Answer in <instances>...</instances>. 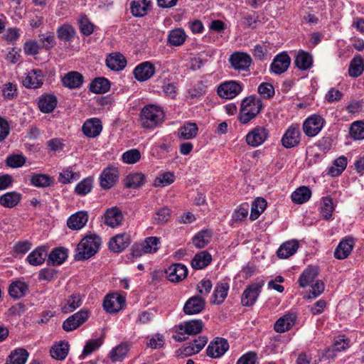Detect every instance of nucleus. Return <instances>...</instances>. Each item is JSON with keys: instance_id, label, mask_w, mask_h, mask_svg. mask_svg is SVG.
<instances>
[{"instance_id": "nucleus-55", "label": "nucleus", "mask_w": 364, "mask_h": 364, "mask_svg": "<svg viewBox=\"0 0 364 364\" xmlns=\"http://www.w3.org/2000/svg\"><path fill=\"white\" fill-rule=\"evenodd\" d=\"M333 203L331 198L325 197L322 199V205L321 208V214L326 219L329 220L331 218L333 211Z\"/></svg>"}, {"instance_id": "nucleus-23", "label": "nucleus", "mask_w": 364, "mask_h": 364, "mask_svg": "<svg viewBox=\"0 0 364 364\" xmlns=\"http://www.w3.org/2000/svg\"><path fill=\"white\" fill-rule=\"evenodd\" d=\"M299 248V242L291 240L284 242L278 249L277 255L279 258L287 259L296 253Z\"/></svg>"}, {"instance_id": "nucleus-17", "label": "nucleus", "mask_w": 364, "mask_h": 364, "mask_svg": "<svg viewBox=\"0 0 364 364\" xmlns=\"http://www.w3.org/2000/svg\"><path fill=\"white\" fill-rule=\"evenodd\" d=\"M84 77L77 71H70L61 77L62 85L69 89H77L81 87Z\"/></svg>"}, {"instance_id": "nucleus-33", "label": "nucleus", "mask_w": 364, "mask_h": 364, "mask_svg": "<svg viewBox=\"0 0 364 364\" xmlns=\"http://www.w3.org/2000/svg\"><path fill=\"white\" fill-rule=\"evenodd\" d=\"M211 261V255L207 251H202L193 257L191 266L193 269H201L207 267Z\"/></svg>"}, {"instance_id": "nucleus-14", "label": "nucleus", "mask_w": 364, "mask_h": 364, "mask_svg": "<svg viewBox=\"0 0 364 364\" xmlns=\"http://www.w3.org/2000/svg\"><path fill=\"white\" fill-rule=\"evenodd\" d=\"M290 57L285 53L277 55L270 65V70L276 75H280L287 70L290 65Z\"/></svg>"}, {"instance_id": "nucleus-52", "label": "nucleus", "mask_w": 364, "mask_h": 364, "mask_svg": "<svg viewBox=\"0 0 364 364\" xmlns=\"http://www.w3.org/2000/svg\"><path fill=\"white\" fill-rule=\"evenodd\" d=\"M141 152L137 149H132L126 151L122 155V161L126 164H134L140 161Z\"/></svg>"}, {"instance_id": "nucleus-19", "label": "nucleus", "mask_w": 364, "mask_h": 364, "mask_svg": "<svg viewBox=\"0 0 364 364\" xmlns=\"http://www.w3.org/2000/svg\"><path fill=\"white\" fill-rule=\"evenodd\" d=\"M82 129L86 136H97L102 130V122L95 117L87 119L83 124Z\"/></svg>"}, {"instance_id": "nucleus-38", "label": "nucleus", "mask_w": 364, "mask_h": 364, "mask_svg": "<svg viewBox=\"0 0 364 364\" xmlns=\"http://www.w3.org/2000/svg\"><path fill=\"white\" fill-rule=\"evenodd\" d=\"M110 88V82L105 77H96L90 85V90L95 94H103Z\"/></svg>"}, {"instance_id": "nucleus-13", "label": "nucleus", "mask_w": 364, "mask_h": 364, "mask_svg": "<svg viewBox=\"0 0 364 364\" xmlns=\"http://www.w3.org/2000/svg\"><path fill=\"white\" fill-rule=\"evenodd\" d=\"M167 279L171 282H180L188 275L187 267L180 263L173 264L166 270Z\"/></svg>"}, {"instance_id": "nucleus-37", "label": "nucleus", "mask_w": 364, "mask_h": 364, "mask_svg": "<svg viewBox=\"0 0 364 364\" xmlns=\"http://www.w3.org/2000/svg\"><path fill=\"white\" fill-rule=\"evenodd\" d=\"M21 199V194L16 191L7 192L0 196V205L11 208L18 205Z\"/></svg>"}, {"instance_id": "nucleus-43", "label": "nucleus", "mask_w": 364, "mask_h": 364, "mask_svg": "<svg viewBox=\"0 0 364 364\" xmlns=\"http://www.w3.org/2000/svg\"><path fill=\"white\" fill-rule=\"evenodd\" d=\"M69 351V344L67 342L60 341L59 343L55 344L50 349V355L59 360H64Z\"/></svg>"}, {"instance_id": "nucleus-10", "label": "nucleus", "mask_w": 364, "mask_h": 364, "mask_svg": "<svg viewBox=\"0 0 364 364\" xmlns=\"http://www.w3.org/2000/svg\"><path fill=\"white\" fill-rule=\"evenodd\" d=\"M325 120L319 115L313 114L303 123V129L307 136H316L322 129Z\"/></svg>"}, {"instance_id": "nucleus-27", "label": "nucleus", "mask_w": 364, "mask_h": 364, "mask_svg": "<svg viewBox=\"0 0 364 364\" xmlns=\"http://www.w3.org/2000/svg\"><path fill=\"white\" fill-rule=\"evenodd\" d=\"M316 147H317L320 151L326 154L332 148V141L330 138H322L318 140L316 146L308 147L306 153L309 156L319 157L320 154L316 152Z\"/></svg>"}, {"instance_id": "nucleus-29", "label": "nucleus", "mask_w": 364, "mask_h": 364, "mask_svg": "<svg viewBox=\"0 0 364 364\" xmlns=\"http://www.w3.org/2000/svg\"><path fill=\"white\" fill-rule=\"evenodd\" d=\"M28 290V284L21 280L13 282L9 287V294L14 299H20L24 296Z\"/></svg>"}, {"instance_id": "nucleus-12", "label": "nucleus", "mask_w": 364, "mask_h": 364, "mask_svg": "<svg viewBox=\"0 0 364 364\" xmlns=\"http://www.w3.org/2000/svg\"><path fill=\"white\" fill-rule=\"evenodd\" d=\"M262 285L263 284L254 283L247 286L241 297L242 304L245 306H252L259 294Z\"/></svg>"}, {"instance_id": "nucleus-15", "label": "nucleus", "mask_w": 364, "mask_h": 364, "mask_svg": "<svg viewBox=\"0 0 364 364\" xmlns=\"http://www.w3.org/2000/svg\"><path fill=\"white\" fill-rule=\"evenodd\" d=\"M134 77L139 82H144L151 78L155 73L154 65L146 61L140 63L134 69Z\"/></svg>"}, {"instance_id": "nucleus-32", "label": "nucleus", "mask_w": 364, "mask_h": 364, "mask_svg": "<svg viewBox=\"0 0 364 364\" xmlns=\"http://www.w3.org/2000/svg\"><path fill=\"white\" fill-rule=\"evenodd\" d=\"M31 185L38 188H46L54 184L55 179L47 174L33 173L30 179Z\"/></svg>"}, {"instance_id": "nucleus-60", "label": "nucleus", "mask_w": 364, "mask_h": 364, "mask_svg": "<svg viewBox=\"0 0 364 364\" xmlns=\"http://www.w3.org/2000/svg\"><path fill=\"white\" fill-rule=\"evenodd\" d=\"M257 92L261 97L264 99H270L274 95V88L272 84L268 82L261 83L257 88Z\"/></svg>"}, {"instance_id": "nucleus-35", "label": "nucleus", "mask_w": 364, "mask_h": 364, "mask_svg": "<svg viewBox=\"0 0 364 364\" xmlns=\"http://www.w3.org/2000/svg\"><path fill=\"white\" fill-rule=\"evenodd\" d=\"M80 178V173L75 171L73 167L68 166L59 173L58 181L62 184H68L77 181Z\"/></svg>"}, {"instance_id": "nucleus-44", "label": "nucleus", "mask_w": 364, "mask_h": 364, "mask_svg": "<svg viewBox=\"0 0 364 364\" xmlns=\"http://www.w3.org/2000/svg\"><path fill=\"white\" fill-rule=\"evenodd\" d=\"M229 284L227 282L218 283L213 291V302L215 304H222L228 296Z\"/></svg>"}, {"instance_id": "nucleus-16", "label": "nucleus", "mask_w": 364, "mask_h": 364, "mask_svg": "<svg viewBox=\"0 0 364 364\" xmlns=\"http://www.w3.org/2000/svg\"><path fill=\"white\" fill-rule=\"evenodd\" d=\"M87 211L80 210L72 214L67 220V226L72 230H79L85 226L88 221Z\"/></svg>"}, {"instance_id": "nucleus-54", "label": "nucleus", "mask_w": 364, "mask_h": 364, "mask_svg": "<svg viewBox=\"0 0 364 364\" xmlns=\"http://www.w3.org/2000/svg\"><path fill=\"white\" fill-rule=\"evenodd\" d=\"M80 32L84 36H90L94 31V25L85 15H81L78 19Z\"/></svg>"}, {"instance_id": "nucleus-53", "label": "nucleus", "mask_w": 364, "mask_h": 364, "mask_svg": "<svg viewBox=\"0 0 364 364\" xmlns=\"http://www.w3.org/2000/svg\"><path fill=\"white\" fill-rule=\"evenodd\" d=\"M92 184L93 178L92 177H87L76 185L75 191L79 196L86 195L92 191Z\"/></svg>"}, {"instance_id": "nucleus-42", "label": "nucleus", "mask_w": 364, "mask_h": 364, "mask_svg": "<svg viewBox=\"0 0 364 364\" xmlns=\"http://www.w3.org/2000/svg\"><path fill=\"white\" fill-rule=\"evenodd\" d=\"M364 70V63L360 55L355 56L350 61L348 74L352 77L360 76Z\"/></svg>"}, {"instance_id": "nucleus-21", "label": "nucleus", "mask_w": 364, "mask_h": 364, "mask_svg": "<svg viewBox=\"0 0 364 364\" xmlns=\"http://www.w3.org/2000/svg\"><path fill=\"white\" fill-rule=\"evenodd\" d=\"M205 306V301L199 296H192L190 298L183 307L185 314L188 315L200 313Z\"/></svg>"}, {"instance_id": "nucleus-63", "label": "nucleus", "mask_w": 364, "mask_h": 364, "mask_svg": "<svg viewBox=\"0 0 364 364\" xmlns=\"http://www.w3.org/2000/svg\"><path fill=\"white\" fill-rule=\"evenodd\" d=\"M350 136H364V122L356 121L351 124L349 129Z\"/></svg>"}, {"instance_id": "nucleus-4", "label": "nucleus", "mask_w": 364, "mask_h": 364, "mask_svg": "<svg viewBox=\"0 0 364 364\" xmlns=\"http://www.w3.org/2000/svg\"><path fill=\"white\" fill-rule=\"evenodd\" d=\"M176 328L177 336L173 338L176 341L181 342L190 336L200 333L203 328V323L201 320H191L179 324Z\"/></svg>"}, {"instance_id": "nucleus-7", "label": "nucleus", "mask_w": 364, "mask_h": 364, "mask_svg": "<svg viewBox=\"0 0 364 364\" xmlns=\"http://www.w3.org/2000/svg\"><path fill=\"white\" fill-rule=\"evenodd\" d=\"M242 90V83L235 80H228L218 87L217 93L222 98L231 100L237 97Z\"/></svg>"}, {"instance_id": "nucleus-40", "label": "nucleus", "mask_w": 364, "mask_h": 364, "mask_svg": "<svg viewBox=\"0 0 364 364\" xmlns=\"http://www.w3.org/2000/svg\"><path fill=\"white\" fill-rule=\"evenodd\" d=\"M267 203L263 198H257L252 203L250 220L254 221L265 210Z\"/></svg>"}, {"instance_id": "nucleus-22", "label": "nucleus", "mask_w": 364, "mask_h": 364, "mask_svg": "<svg viewBox=\"0 0 364 364\" xmlns=\"http://www.w3.org/2000/svg\"><path fill=\"white\" fill-rule=\"evenodd\" d=\"M296 316L287 314L279 318L274 324V330L278 333H284L291 329L295 324Z\"/></svg>"}, {"instance_id": "nucleus-59", "label": "nucleus", "mask_w": 364, "mask_h": 364, "mask_svg": "<svg viewBox=\"0 0 364 364\" xmlns=\"http://www.w3.org/2000/svg\"><path fill=\"white\" fill-rule=\"evenodd\" d=\"M171 210L167 207H164L160 208L156 213L155 216L154 217V223L155 224H164L169 220L171 217Z\"/></svg>"}, {"instance_id": "nucleus-8", "label": "nucleus", "mask_w": 364, "mask_h": 364, "mask_svg": "<svg viewBox=\"0 0 364 364\" xmlns=\"http://www.w3.org/2000/svg\"><path fill=\"white\" fill-rule=\"evenodd\" d=\"M232 68L238 72H248L252 63L250 55L245 52H234L229 58Z\"/></svg>"}, {"instance_id": "nucleus-18", "label": "nucleus", "mask_w": 364, "mask_h": 364, "mask_svg": "<svg viewBox=\"0 0 364 364\" xmlns=\"http://www.w3.org/2000/svg\"><path fill=\"white\" fill-rule=\"evenodd\" d=\"M354 245V240L352 237L343 239L335 250L334 257L338 259H346L352 252Z\"/></svg>"}, {"instance_id": "nucleus-56", "label": "nucleus", "mask_w": 364, "mask_h": 364, "mask_svg": "<svg viewBox=\"0 0 364 364\" xmlns=\"http://www.w3.org/2000/svg\"><path fill=\"white\" fill-rule=\"evenodd\" d=\"M26 161V158L21 154H13L7 156L6 164L8 166L16 168L23 166Z\"/></svg>"}, {"instance_id": "nucleus-24", "label": "nucleus", "mask_w": 364, "mask_h": 364, "mask_svg": "<svg viewBox=\"0 0 364 364\" xmlns=\"http://www.w3.org/2000/svg\"><path fill=\"white\" fill-rule=\"evenodd\" d=\"M294 64L301 70H307L313 65V57L306 51L299 50L295 56Z\"/></svg>"}, {"instance_id": "nucleus-57", "label": "nucleus", "mask_w": 364, "mask_h": 364, "mask_svg": "<svg viewBox=\"0 0 364 364\" xmlns=\"http://www.w3.org/2000/svg\"><path fill=\"white\" fill-rule=\"evenodd\" d=\"M248 212V205L247 203L241 204L235 209L232 219L235 222H241L247 218Z\"/></svg>"}, {"instance_id": "nucleus-11", "label": "nucleus", "mask_w": 364, "mask_h": 364, "mask_svg": "<svg viewBox=\"0 0 364 364\" xmlns=\"http://www.w3.org/2000/svg\"><path fill=\"white\" fill-rule=\"evenodd\" d=\"M44 75L41 70L33 69L28 71L22 80L24 87L29 89H37L43 84Z\"/></svg>"}, {"instance_id": "nucleus-41", "label": "nucleus", "mask_w": 364, "mask_h": 364, "mask_svg": "<svg viewBox=\"0 0 364 364\" xmlns=\"http://www.w3.org/2000/svg\"><path fill=\"white\" fill-rule=\"evenodd\" d=\"M46 255V250L42 247H38L28 255L27 261L31 265L38 266L44 262Z\"/></svg>"}, {"instance_id": "nucleus-9", "label": "nucleus", "mask_w": 364, "mask_h": 364, "mask_svg": "<svg viewBox=\"0 0 364 364\" xmlns=\"http://www.w3.org/2000/svg\"><path fill=\"white\" fill-rule=\"evenodd\" d=\"M229 349V343L225 338L216 337L208 344L206 353L212 358H220Z\"/></svg>"}, {"instance_id": "nucleus-5", "label": "nucleus", "mask_w": 364, "mask_h": 364, "mask_svg": "<svg viewBox=\"0 0 364 364\" xmlns=\"http://www.w3.org/2000/svg\"><path fill=\"white\" fill-rule=\"evenodd\" d=\"M90 314L91 313L88 309H82L80 310L63 321V329L67 332L77 329L87 321Z\"/></svg>"}, {"instance_id": "nucleus-31", "label": "nucleus", "mask_w": 364, "mask_h": 364, "mask_svg": "<svg viewBox=\"0 0 364 364\" xmlns=\"http://www.w3.org/2000/svg\"><path fill=\"white\" fill-rule=\"evenodd\" d=\"M318 275V269L314 267H308L299 276L298 282L301 288L309 286Z\"/></svg>"}, {"instance_id": "nucleus-34", "label": "nucleus", "mask_w": 364, "mask_h": 364, "mask_svg": "<svg viewBox=\"0 0 364 364\" xmlns=\"http://www.w3.org/2000/svg\"><path fill=\"white\" fill-rule=\"evenodd\" d=\"M28 355V352L26 349L16 348L11 352L6 364H25Z\"/></svg>"}, {"instance_id": "nucleus-50", "label": "nucleus", "mask_w": 364, "mask_h": 364, "mask_svg": "<svg viewBox=\"0 0 364 364\" xmlns=\"http://www.w3.org/2000/svg\"><path fill=\"white\" fill-rule=\"evenodd\" d=\"M143 250L147 254H154L159 249L160 240L157 237H148L142 242Z\"/></svg>"}, {"instance_id": "nucleus-62", "label": "nucleus", "mask_w": 364, "mask_h": 364, "mask_svg": "<svg viewBox=\"0 0 364 364\" xmlns=\"http://www.w3.org/2000/svg\"><path fill=\"white\" fill-rule=\"evenodd\" d=\"M324 288L325 286L323 282L320 280L316 281V282L312 285L309 293L305 296V298L308 299H316L323 292Z\"/></svg>"}, {"instance_id": "nucleus-6", "label": "nucleus", "mask_w": 364, "mask_h": 364, "mask_svg": "<svg viewBox=\"0 0 364 364\" xmlns=\"http://www.w3.org/2000/svg\"><path fill=\"white\" fill-rule=\"evenodd\" d=\"M208 338L199 336L193 341L187 343L176 351V355L180 358L189 357L198 353L207 344Z\"/></svg>"}, {"instance_id": "nucleus-1", "label": "nucleus", "mask_w": 364, "mask_h": 364, "mask_svg": "<svg viewBox=\"0 0 364 364\" xmlns=\"http://www.w3.org/2000/svg\"><path fill=\"white\" fill-rule=\"evenodd\" d=\"M263 103L259 97L252 95L245 97L240 104L239 121L246 124L255 119L263 109Z\"/></svg>"}, {"instance_id": "nucleus-39", "label": "nucleus", "mask_w": 364, "mask_h": 364, "mask_svg": "<svg viewBox=\"0 0 364 364\" xmlns=\"http://www.w3.org/2000/svg\"><path fill=\"white\" fill-rule=\"evenodd\" d=\"M100 186L104 189H109L114 186V166L112 165L105 168L100 176Z\"/></svg>"}, {"instance_id": "nucleus-26", "label": "nucleus", "mask_w": 364, "mask_h": 364, "mask_svg": "<svg viewBox=\"0 0 364 364\" xmlns=\"http://www.w3.org/2000/svg\"><path fill=\"white\" fill-rule=\"evenodd\" d=\"M151 6V0H133L131 3L130 9L133 16L142 17L147 14Z\"/></svg>"}, {"instance_id": "nucleus-46", "label": "nucleus", "mask_w": 364, "mask_h": 364, "mask_svg": "<svg viewBox=\"0 0 364 364\" xmlns=\"http://www.w3.org/2000/svg\"><path fill=\"white\" fill-rule=\"evenodd\" d=\"M347 163L346 156H339L333 161V165L328 168V173L332 177L338 176L346 169Z\"/></svg>"}, {"instance_id": "nucleus-45", "label": "nucleus", "mask_w": 364, "mask_h": 364, "mask_svg": "<svg viewBox=\"0 0 364 364\" xmlns=\"http://www.w3.org/2000/svg\"><path fill=\"white\" fill-rule=\"evenodd\" d=\"M311 196V190L306 186H301L292 193L291 198L294 203L302 204L308 201Z\"/></svg>"}, {"instance_id": "nucleus-48", "label": "nucleus", "mask_w": 364, "mask_h": 364, "mask_svg": "<svg viewBox=\"0 0 364 364\" xmlns=\"http://www.w3.org/2000/svg\"><path fill=\"white\" fill-rule=\"evenodd\" d=\"M67 250L65 248H55L48 255V262L53 265H59L67 259Z\"/></svg>"}, {"instance_id": "nucleus-61", "label": "nucleus", "mask_w": 364, "mask_h": 364, "mask_svg": "<svg viewBox=\"0 0 364 364\" xmlns=\"http://www.w3.org/2000/svg\"><path fill=\"white\" fill-rule=\"evenodd\" d=\"M102 343V338H95V339H90L87 341L86 343L83 350H82V355H87L91 354L93 351L96 350L100 348V346Z\"/></svg>"}, {"instance_id": "nucleus-51", "label": "nucleus", "mask_w": 364, "mask_h": 364, "mask_svg": "<svg viewBox=\"0 0 364 364\" xmlns=\"http://www.w3.org/2000/svg\"><path fill=\"white\" fill-rule=\"evenodd\" d=\"M176 176L173 172L166 171L160 173L154 180V185L156 187H164L173 183Z\"/></svg>"}, {"instance_id": "nucleus-28", "label": "nucleus", "mask_w": 364, "mask_h": 364, "mask_svg": "<svg viewBox=\"0 0 364 364\" xmlns=\"http://www.w3.org/2000/svg\"><path fill=\"white\" fill-rule=\"evenodd\" d=\"M57 98L53 95H43L38 100V107L43 113H50L57 105Z\"/></svg>"}, {"instance_id": "nucleus-47", "label": "nucleus", "mask_w": 364, "mask_h": 364, "mask_svg": "<svg viewBox=\"0 0 364 364\" xmlns=\"http://www.w3.org/2000/svg\"><path fill=\"white\" fill-rule=\"evenodd\" d=\"M56 33L58 38L64 41H72L76 34L73 26L68 23L60 26L58 28Z\"/></svg>"}, {"instance_id": "nucleus-36", "label": "nucleus", "mask_w": 364, "mask_h": 364, "mask_svg": "<svg viewBox=\"0 0 364 364\" xmlns=\"http://www.w3.org/2000/svg\"><path fill=\"white\" fill-rule=\"evenodd\" d=\"M132 243V237L128 232L115 234V253L124 251Z\"/></svg>"}, {"instance_id": "nucleus-64", "label": "nucleus", "mask_w": 364, "mask_h": 364, "mask_svg": "<svg viewBox=\"0 0 364 364\" xmlns=\"http://www.w3.org/2000/svg\"><path fill=\"white\" fill-rule=\"evenodd\" d=\"M257 353L254 351H249L242 355L237 361V364H255Z\"/></svg>"}, {"instance_id": "nucleus-58", "label": "nucleus", "mask_w": 364, "mask_h": 364, "mask_svg": "<svg viewBox=\"0 0 364 364\" xmlns=\"http://www.w3.org/2000/svg\"><path fill=\"white\" fill-rule=\"evenodd\" d=\"M179 130L181 136H196L198 134V127L196 123L187 122Z\"/></svg>"}, {"instance_id": "nucleus-20", "label": "nucleus", "mask_w": 364, "mask_h": 364, "mask_svg": "<svg viewBox=\"0 0 364 364\" xmlns=\"http://www.w3.org/2000/svg\"><path fill=\"white\" fill-rule=\"evenodd\" d=\"M122 182L125 188L136 189L144 184L145 176L141 172L129 173Z\"/></svg>"}, {"instance_id": "nucleus-25", "label": "nucleus", "mask_w": 364, "mask_h": 364, "mask_svg": "<svg viewBox=\"0 0 364 364\" xmlns=\"http://www.w3.org/2000/svg\"><path fill=\"white\" fill-rule=\"evenodd\" d=\"M82 298L78 293H74L69 296L61 306L62 312L68 314L73 312L81 306Z\"/></svg>"}, {"instance_id": "nucleus-2", "label": "nucleus", "mask_w": 364, "mask_h": 364, "mask_svg": "<svg viewBox=\"0 0 364 364\" xmlns=\"http://www.w3.org/2000/svg\"><path fill=\"white\" fill-rule=\"evenodd\" d=\"M164 119L162 107L153 104L144 106L140 113V123L144 128L153 129L161 124Z\"/></svg>"}, {"instance_id": "nucleus-30", "label": "nucleus", "mask_w": 364, "mask_h": 364, "mask_svg": "<svg viewBox=\"0 0 364 364\" xmlns=\"http://www.w3.org/2000/svg\"><path fill=\"white\" fill-rule=\"evenodd\" d=\"M187 36L182 28L172 29L168 32L167 41L170 46H181L186 41Z\"/></svg>"}, {"instance_id": "nucleus-3", "label": "nucleus", "mask_w": 364, "mask_h": 364, "mask_svg": "<svg viewBox=\"0 0 364 364\" xmlns=\"http://www.w3.org/2000/svg\"><path fill=\"white\" fill-rule=\"evenodd\" d=\"M101 245L100 237L95 235H88L83 237L76 248L75 259L77 261L85 260L95 255Z\"/></svg>"}, {"instance_id": "nucleus-49", "label": "nucleus", "mask_w": 364, "mask_h": 364, "mask_svg": "<svg viewBox=\"0 0 364 364\" xmlns=\"http://www.w3.org/2000/svg\"><path fill=\"white\" fill-rule=\"evenodd\" d=\"M212 232L208 230L200 231L193 238V243L197 248H203L211 240Z\"/></svg>"}]
</instances>
